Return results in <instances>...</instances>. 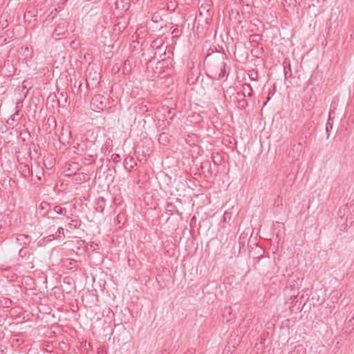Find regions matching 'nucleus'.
<instances>
[{
	"instance_id": "45",
	"label": "nucleus",
	"mask_w": 354,
	"mask_h": 354,
	"mask_svg": "<svg viewBox=\"0 0 354 354\" xmlns=\"http://www.w3.org/2000/svg\"><path fill=\"white\" fill-rule=\"evenodd\" d=\"M185 354H189V353H185Z\"/></svg>"
},
{
	"instance_id": "44",
	"label": "nucleus",
	"mask_w": 354,
	"mask_h": 354,
	"mask_svg": "<svg viewBox=\"0 0 354 354\" xmlns=\"http://www.w3.org/2000/svg\"><path fill=\"white\" fill-rule=\"evenodd\" d=\"M119 218H120V217H119V216H118L117 217L118 221H119Z\"/></svg>"
},
{
	"instance_id": "22",
	"label": "nucleus",
	"mask_w": 354,
	"mask_h": 354,
	"mask_svg": "<svg viewBox=\"0 0 354 354\" xmlns=\"http://www.w3.org/2000/svg\"><path fill=\"white\" fill-rule=\"evenodd\" d=\"M288 67H289V71H286V66L284 67V76H285V79L288 78V74H289L290 77L292 75L291 68H290V64H288Z\"/></svg>"
},
{
	"instance_id": "10",
	"label": "nucleus",
	"mask_w": 354,
	"mask_h": 354,
	"mask_svg": "<svg viewBox=\"0 0 354 354\" xmlns=\"http://www.w3.org/2000/svg\"><path fill=\"white\" fill-rule=\"evenodd\" d=\"M226 66H227V64L225 62H222L220 64L219 71H216L214 72L215 77L218 80H221L226 75V73H227Z\"/></svg>"
},
{
	"instance_id": "3",
	"label": "nucleus",
	"mask_w": 354,
	"mask_h": 354,
	"mask_svg": "<svg viewBox=\"0 0 354 354\" xmlns=\"http://www.w3.org/2000/svg\"><path fill=\"white\" fill-rule=\"evenodd\" d=\"M165 214L166 221H177L178 217H180L178 212L176 210V207L172 204H168L167 205Z\"/></svg>"
},
{
	"instance_id": "19",
	"label": "nucleus",
	"mask_w": 354,
	"mask_h": 354,
	"mask_svg": "<svg viewBox=\"0 0 354 354\" xmlns=\"http://www.w3.org/2000/svg\"><path fill=\"white\" fill-rule=\"evenodd\" d=\"M163 42L160 39L153 40L151 44V47L153 48H160L162 46Z\"/></svg>"
},
{
	"instance_id": "30",
	"label": "nucleus",
	"mask_w": 354,
	"mask_h": 354,
	"mask_svg": "<svg viewBox=\"0 0 354 354\" xmlns=\"http://www.w3.org/2000/svg\"><path fill=\"white\" fill-rule=\"evenodd\" d=\"M80 147V144L77 143L75 145H73L74 152L78 153V148Z\"/></svg>"
},
{
	"instance_id": "11",
	"label": "nucleus",
	"mask_w": 354,
	"mask_h": 354,
	"mask_svg": "<svg viewBox=\"0 0 354 354\" xmlns=\"http://www.w3.org/2000/svg\"><path fill=\"white\" fill-rule=\"evenodd\" d=\"M106 205V200L103 197H99L95 201V210L98 212H103Z\"/></svg>"
},
{
	"instance_id": "14",
	"label": "nucleus",
	"mask_w": 354,
	"mask_h": 354,
	"mask_svg": "<svg viewBox=\"0 0 354 354\" xmlns=\"http://www.w3.org/2000/svg\"><path fill=\"white\" fill-rule=\"evenodd\" d=\"M232 309L231 307L226 306L223 309V322H228L232 319Z\"/></svg>"
},
{
	"instance_id": "25",
	"label": "nucleus",
	"mask_w": 354,
	"mask_h": 354,
	"mask_svg": "<svg viewBox=\"0 0 354 354\" xmlns=\"http://www.w3.org/2000/svg\"><path fill=\"white\" fill-rule=\"evenodd\" d=\"M48 206H49L48 203H41V205H40L41 210L46 209L47 207H48Z\"/></svg>"
},
{
	"instance_id": "38",
	"label": "nucleus",
	"mask_w": 354,
	"mask_h": 354,
	"mask_svg": "<svg viewBox=\"0 0 354 354\" xmlns=\"http://www.w3.org/2000/svg\"><path fill=\"white\" fill-rule=\"evenodd\" d=\"M203 165H207V166H209V167H210V166H211V165H210V163H209V161H206V162H203Z\"/></svg>"
},
{
	"instance_id": "33",
	"label": "nucleus",
	"mask_w": 354,
	"mask_h": 354,
	"mask_svg": "<svg viewBox=\"0 0 354 354\" xmlns=\"http://www.w3.org/2000/svg\"><path fill=\"white\" fill-rule=\"evenodd\" d=\"M82 82H80L79 85H78V92L80 93H82Z\"/></svg>"
},
{
	"instance_id": "8",
	"label": "nucleus",
	"mask_w": 354,
	"mask_h": 354,
	"mask_svg": "<svg viewBox=\"0 0 354 354\" xmlns=\"http://www.w3.org/2000/svg\"><path fill=\"white\" fill-rule=\"evenodd\" d=\"M243 88V93H237V97H239L240 96L243 97H251L253 96V90L250 84H243L242 85Z\"/></svg>"
},
{
	"instance_id": "17",
	"label": "nucleus",
	"mask_w": 354,
	"mask_h": 354,
	"mask_svg": "<svg viewBox=\"0 0 354 354\" xmlns=\"http://www.w3.org/2000/svg\"><path fill=\"white\" fill-rule=\"evenodd\" d=\"M19 111H17L15 113H13L9 120H8V123L10 125H14L15 122H17L19 120Z\"/></svg>"
},
{
	"instance_id": "24",
	"label": "nucleus",
	"mask_w": 354,
	"mask_h": 354,
	"mask_svg": "<svg viewBox=\"0 0 354 354\" xmlns=\"http://www.w3.org/2000/svg\"><path fill=\"white\" fill-rule=\"evenodd\" d=\"M57 234H56V237H58V236H60V234H64V229L62 227H59L57 230Z\"/></svg>"
},
{
	"instance_id": "18",
	"label": "nucleus",
	"mask_w": 354,
	"mask_h": 354,
	"mask_svg": "<svg viewBox=\"0 0 354 354\" xmlns=\"http://www.w3.org/2000/svg\"><path fill=\"white\" fill-rule=\"evenodd\" d=\"M177 5L178 3L176 1V0H168V1L167 2V10L170 11H174L177 8Z\"/></svg>"
},
{
	"instance_id": "31",
	"label": "nucleus",
	"mask_w": 354,
	"mask_h": 354,
	"mask_svg": "<svg viewBox=\"0 0 354 354\" xmlns=\"http://www.w3.org/2000/svg\"><path fill=\"white\" fill-rule=\"evenodd\" d=\"M55 15H56V14H53V12H50V14H49V15H48V19H51V20H53V19H54V17H55Z\"/></svg>"
},
{
	"instance_id": "37",
	"label": "nucleus",
	"mask_w": 354,
	"mask_h": 354,
	"mask_svg": "<svg viewBox=\"0 0 354 354\" xmlns=\"http://www.w3.org/2000/svg\"><path fill=\"white\" fill-rule=\"evenodd\" d=\"M196 224V222H194V223H190V227H191V228L195 227Z\"/></svg>"
},
{
	"instance_id": "29",
	"label": "nucleus",
	"mask_w": 354,
	"mask_h": 354,
	"mask_svg": "<svg viewBox=\"0 0 354 354\" xmlns=\"http://www.w3.org/2000/svg\"><path fill=\"white\" fill-rule=\"evenodd\" d=\"M212 159H213V162L215 165H219L220 162H221V160H217V159H216V156L212 154Z\"/></svg>"
},
{
	"instance_id": "35",
	"label": "nucleus",
	"mask_w": 354,
	"mask_h": 354,
	"mask_svg": "<svg viewBox=\"0 0 354 354\" xmlns=\"http://www.w3.org/2000/svg\"><path fill=\"white\" fill-rule=\"evenodd\" d=\"M296 349L297 351H301L304 350V348L301 345H298L297 346H296Z\"/></svg>"
},
{
	"instance_id": "2",
	"label": "nucleus",
	"mask_w": 354,
	"mask_h": 354,
	"mask_svg": "<svg viewBox=\"0 0 354 354\" xmlns=\"http://www.w3.org/2000/svg\"><path fill=\"white\" fill-rule=\"evenodd\" d=\"M68 28L69 23L66 20H62L54 29L52 37L55 40L60 39L62 37L65 36L66 33L68 32Z\"/></svg>"
},
{
	"instance_id": "26",
	"label": "nucleus",
	"mask_w": 354,
	"mask_h": 354,
	"mask_svg": "<svg viewBox=\"0 0 354 354\" xmlns=\"http://www.w3.org/2000/svg\"><path fill=\"white\" fill-rule=\"evenodd\" d=\"M68 227L70 229L77 227V223H68Z\"/></svg>"
},
{
	"instance_id": "13",
	"label": "nucleus",
	"mask_w": 354,
	"mask_h": 354,
	"mask_svg": "<svg viewBox=\"0 0 354 354\" xmlns=\"http://www.w3.org/2000/svg\"><path fill=\"white\" fill-rule=\"evenodd\" d=\"M135 111L137 114L143 115L149 111L147 105L143 102L138 103L135 106Z\"/></svg>"
},
{
	"instance_id": "15",
	"label": "nucleus",
	"mask_w": 354,
	"mask_h": 354,
	"mask_svg": "<svg viewBox=\"0 0 354 354\" xmlns=\"http://www.w3.org/2000/svg\"><path fill=\"white\" fill-rule=\"evenodd\" d=\"M169 136L167 133H161L158 137V142L160 145H167L169 142Z\"/></svg>"
},
{
	"instance_id": "6",
	"label": "nucleus",
	"mask_w": 354,
	"mask_h": 354,
	"mask_svg": "<svg viewBox=\"0 0 354 354\" xmlns=\"http://www.w3.org/2000/svg\"><path fill=\"white\" fill-rule=\"evenodd\" d=\"M91 75H92V74L90 73L86 80L87 88H89L91 85L93 87H96L100 83V73L94 72L92 77H91Z\"/></svg>"
},
{
	"instance_id": "40",
	"label": "nucleus",
	"mask_w": 354,
	"mask_h": 354,
	"mask_svg": "<svg viewBox=\"0 0 354 354\" xmlns=\"http://www.w3.org/2000/svg\"><path fill=\"white\" fill-rule=\"evenodd\" d=\"M194 219H195V216H193L191 221H194Z\"/></svg>"
},
{
	"instance_id": "41",
	"label": "nucleus",
	"mask_w": 354,
	"mask_h": 354,
	"mask_svg": "<svg viewBox=\"0 0 354 354\" xmlns=\"http://www.w3.org/2000/svg\"><path fill=\"white\" fill-rule=\"evenodd\" d=\"M70 29L71 30L72 32H74V30H75V28L73 29H71V27Z\"/></svg>"
},
{
	"instance_id": "1",
	"label": "nucleus",
	"mask_w": 354,
	"mask_h": 354,
	"mask_svg": "<svg viewBox=\"0 0 354 354\" xmlns=\"http://www.w3.org/2000/svg\"><path fill=\"white\" fill-rule=\"evenodd\" d=\"M108 98L105 96L98 94L95 95L91 100V105L95 111L100 112L106 108L108 104Z\"/></svg>"
},
{
	"instance_id": "27",
	"label": "nucleus",
	"mask_w": 354,
	"mask_h": 354,
	"mask_svg": "<svg viewBox=\"0 0 354 354\" xmlns=\"http://www.w3.org/2000/svg\"><path fill=\"white\" fill-rule=\"evenodd\" d=\"M32 12L31 11H28L25 13L24 18L32 17Z\"/></svg>"
},
{
	"instance_id": "21",
	"label": "nucleus",
	"mask_w": 354,
	"mask_h": 354,
	"mask_svg": "<svg viewBox=\"0 0 354 354\" xmlns=\"http://www.w3.org/2000/svg\"><path fill=\"white\" fill-rule=\"evenodd\" d=\"M111 159L115 164L120 162V156L118 153H113L111 156Z\"/></svg>"
},
{
	"instance_id": "42",
	"label": "nucleus",
	"mask_w": 354,
	"mask_h": 354,
	"mask_svg": "<svg viewBox=\"0 0 354 354\" xmlns=\"http://www.w3.org/2000/svg\"><path fill=\"white\" fill-rule=\"evenodd\" d=\"M68 133V134H71V132L68 131V130H66V133Z\"/></svg>"
},
{
	"instance_id": "28",
	"label": "nucleus",
	"mask_w": 354,
	"mask_h": 354,
	"mask_svg": "<svg viewBox=\"0 0 354 354\" xmlns=\"http://www.w3.org/2000/svg\"><path fill=\"white\" fill-rule=\"evenodd\" d=\"M229 214H229L228 212H225L224 213V215H223V221H227V219H229V220L230 219V216H228V215H229Z\"/></svg>"
},
{
	"instance_id": "4",
	"label": "nucleus",
	"mask_w": 354,
	"mask_h": 354,
	"mask_svg": "<svg viewBox=\"0 0 354 354\" xmlns=\"http://www.w3.org/2000/svg\"><path fill=\"white\" fill-rule=\"evenodd\" d=\"M128 22L124 16L118 17L113 26V33L120 35L127 26Z\"/></svg>"
},
{
	"instance_id": "9",
	"label": "nucleus",
	"mask_w": 354,
	"mask_h": 354,
	"mask_svg": "<svg viewBox=\"0 0 354 354\" xmlns=\"http://www.w3.org/2000/svg\"><path fill=\"white\" fill-rule=\"evenodd\" d=\"M136 165L137 162L132 156H127L125 158L124 160V167L127 170L131 171Z\"/></svg>"
},
{
	"instance_id": "7",
	"label": "nucleus",
	"mask_w": 354,
	"mask_h": 354,
	"mask_svg": "<svg viewBox=\"0 0 354 354\" xmlns=\"http://www.w3.org/2000/svg\"><path fill=\"white\" fill-rule=\"evenodd\" d=\"M57 122L55 117L50 116L47 118L45 124L43 126V129L46 133H51L53 130L56 129Z\"/></svg>"
},
{
	"instance_id": "12",
	"label": "nucleus",
	"mask_w": 354,
	"mask_h": 354,
	"mask_svg": "<svg viewBox=\"0 0 354 354\" xmlns=\"http://www.w3.org/2000/svg\"><path fill=\"white\" fill-rule=\"evenodd\" d=\"M303 150V147H302V145L301 142H298L297 144H295L292 147V149L291 151H290L289 153V155L290 156L291 155V151L292 152H295V155H292V158H297V157L299 156L300 153H301Z\"/></svg>"
},
{
	"instance_id": "36",
	"label": "nucleus",
	"mask_w": 354,
	"mask_h": 354,
	"mask_svg": "<svg viewBox=\"0 0 354 354\" xmlns=\"http://www.w3.org/2000/svg\"><path fill=\"white\" fill-rule=\"evenodd\" d=\"M64 128H62V132L61 137H59V142H62V139L63 138L64 135L65 134V132H64Z\"/></svg>"
},
{
	"instance_id": "16",
	"label": "nucleus",
	"mask_w": 354,
	"mask_h": 354,
	"mask_svg": "<svg viewBox=\"0 0 354 354\" xmlns=\"http://www.w3.org/2000/svg\"><path fill=\"white\" fill-rule=\"evenodd\" d=\"M243 97V98L240 99L237 97V103H238V107L241 109H245L248 106V102L247 100H245Z\"/></svg>"
},
{
	"instance_id": "32",
	"label": "nucleus",
	"mask_w": 354,
	"mask_h": 354,
	"mask_svg": "<svg viewBox=\"0 0 354 354\" xmlns=\"http://www.w3.org/2000/svg\"><path fill=\"white\" fill-rule=\"evenodd\" d=\"M5 337V333L3 331L0 330V341L2 340Z\"/></svg>"
},
{
	"instance_id": "20",
	"label": "nucleus",
	"mask_w": 354,
	"mask_h": 354,
	"mask_svg": "<svg viewBox=\"0 0 354 354\" xmlns=\"http://www.w3.org/2000/svg\"><path fill=\"white\" fill-rule=\"evenodd\" d=\"M151 20L153 23L157 24L162 21V17L158 12H156L152 15Z\"/></svg>"
},
{
	"instance_id": "5",
	"label": "nucleus",
	"mask_w": 354,
	"mask_h": 354,
	"mask_svg": "<svg viewBox=\"0 0 354 354\" xmlns=\"http://www.w3.org/2000/svg\"><path fill=\"white\" fill-rule=\"evenodd\" d=\"M66 213V208L62 207L59 205H56L53 207V209H48L46 211V216L48 218L52 219H62L61 218H57L55 215H65Z\"/></svg>"
},
{
	"instance_id": "43",
	"label": "nucleus",
	"mask_w": 354,
	"mask_h": 354,
	"mask_svg": "<svg viewBox=\"0 0 354 354\" xmlns=\"http://www.w3.org/2000/svg\"><path fill=\"white\" fill-rule=\"evenodd\" d=\"M44 216H46V214L45 213H41Z\"/></svg>"
},
{
	"instance_id": "34",
	"label": "nucleus",
	"mask_w": 354,
	"mask_h": 354,
	"mask_svg": "<svg viewBox=\"0 0 354 354\" xmlns=\"http://www.w3.org/2000/svg\"><path fill=\"white\" fill-rule=\"evenodd\" d=\"M22 237H24L25 239H28V235H24V234H20L19 235V237L17 238V240H21L20 238H22Z\"/></svg>"
},
{
	"instance_id": "23",
	"label": "nucleus",
	"mask_w": 354,
	"mask_h": 354,
	"mask_svg": "<svg viewBox=\"0 0 354 354\" xmlns=\"http://www.w3.org/2000/svg\"><path fill=\"white\" fill-rule=\"evenodd\" d=\"M171 34L175 37H178L180 35V31L178 28H176L171 31Z\"/></svg>"
},
{
	"instance_id": "39",
	"label": "nucleus",
	"mask_w": 354,
	"mask_h": 354,
	"mask_svg": "<svg viewBox=\"0 0 354 354\" xmlns=\"http://www.w3.org/2000/svg\"><path fill=\"white\" fill-rule=\"evenodd\" d=\"M346 225L345 223H343L342 225V227H344V230L346 229Z\"/></svg>"
}]
</instances>
